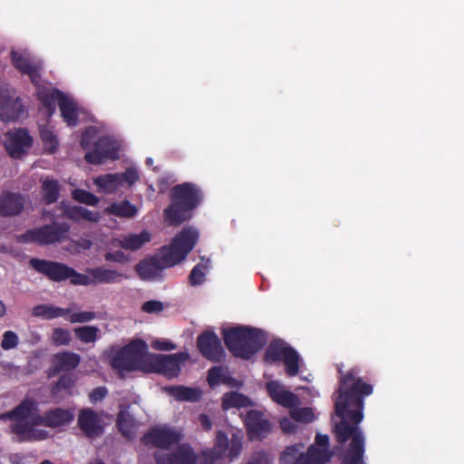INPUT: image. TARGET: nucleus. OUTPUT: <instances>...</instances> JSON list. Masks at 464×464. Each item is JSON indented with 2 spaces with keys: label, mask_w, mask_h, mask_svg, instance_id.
<instances>
[{
  "label": "nucleus",
  "mask_w": 464,
  "mask_h": 464,
  "mask_svg": "<svg viewBox=\"0 0 464 464\" xmlns=\"http://www.w3.org/2000/svg\"><path fill=\"white\" fill-rule=\"evenodd\" d=\"M29 265L37 273L44 275L53 282L70 280L72 285L88 286L93 285L92 277L78 273L74 268L61 262L33 257L29 260Z\"/></svg>",
  "instance_id": "423d86ee"
},
{
  "label": "nucleus",
  "mask_w": 464,
  "mask_h": 464,
  "mask_svg": "<svg viewBox=\"0 0 464 464\" xmlns=\"http://www.w3.org/2000/svg\"><path fill=\"white\" fill-rule=\"evenodd\" d=\"M86 272L92 277L93 285L115 284L120 283L123 278H126L123 274L104 266L87 268Z\"/></svg>",
  "instance_id": "393cba45"
},
{
  "label": "nucleus",
  "mask_w": 464,
  "mask_h": 464,
  "mask_svg": "<svg viewBox=\"0 0 464 464\" xmlns=\"http://www.w3.org/2000/svg\"><path fill=\"white\" fill-rule=\"evenodd\" d=\"M148 345L141 339H134L119 348L110 360V364L120 376L124 372L145 371Z\"/></svg>",
  "instance_id": "39448f33"
},
{
  "label": "nucleus",
  "mask_w": 464,
  "mask_h": 464,
  "mask_svg": "<svg viewBox=\"0 0 464 464\" xmlns=\"http://www.w3.org/2000/svg\"><path fill=\"white\" fill-rule=\"evenodd\" d=\"M281 428L285 432H288V433H290L294 430L293 424L287 420L281 421Z\"/></svg>",
  "instance_id": "774afa93"
},
{
  "label": "nucleus",
  "mask_w": 464,
  "mask_h": 464,
  "mask_svg": "<svg viewBox=\"0 0 464 464\" xmlns=\"http://www.w3.org/2000/svg\"><path fill=\"white\" fill-rule=\"evenodd\" d=\"M188 353H176L172 354L149 353L147 356L146 373H160L169 379L175 378L180 372V363L188 359Z\"/></svg>",
  "instance_id": "6e6552de"
},
{
  "label": "nucleus",
  "mask_w": 464,
  "mask_h": 464,
  "mask_svg": "<svg viewBox=\"0 0 464 464\" xmlns=\"http://www.w3.org/2000/svg\"><path fill=\"white\" fill-rule=\"evenodd\" d=\"M101 219V215L98 211H92L83 208L82 213V220H87L90 222L97 223Z\"/></svg>",
  "instance_id": "bf43d9fd"
},
{
  "label": "nucleus",
  "mask_w": 464,
  "mask_h": 464,
  "mask_svg": "<svg viewBox=\"0 0 464 464\" xmlns=\"http://www.w3.org/2000/svg\"><path fill=\"white\" fill-rule=\"evenodd\" d=\"M151 240V235L147 230H142L139 234L129 233L121 235L114 238L112 245L125 250L136 251L140 249L144 245Z\"/></svg>",
  "instance_id": "b1692460"
},
{
  "label": "nucleus",
  "mask_w": 464,
  "mask_h": 464,
  "mask_svg": "<svg viewBox=\"0 0 464 464\" xmlns=\"http://www.w3.org/2000/svg\"><path fill=\"white\" fill-rule=\"evenodd\" d=\"M75 384V378L72 374H63L51 388V396L53 401L59 402L65 396L72 395V389Z\"/></svg>",
  "instance_id": "c85d7f7f"
},
{
  "label": "nucleus",
  "mask_w": 464,
  "mask_h": 464,
  "mask_svg": "<svg viewBox=\"0 0 464 464\" xmlns=\"http://www.w3.org/2000/svg\"><path fill=\"white\" fill-rule=\"evenodd\" d=\"M29 419V422L30 424L33 425L34 428L37 425H44L46 427L45 412L44 413V415L33 413V415Z\"/></svg>",
  "instance_id": "0e129e2a"
},
{
  "label": "nucleus",
  "mask_w": 464,
  "mask_h": 464,
  "mask_svg": "<svg viewBox=\"0 0 464 464\" xmlns=\"http://www.w3.org/2000/svg\"><path fill=\"white\" fill-rule=\"evenodd\" d=\"M70 228V225L65 222H53L41 227L26 230L19 236L18 241L21 243H36L39 246L53 245L67 239Z\"/></svg>",
  "instance_id": "0eeeda50"
},
{
  "label": "nucleus",
  "mask_w": 464,
  "mask_h": 464,
  "mask_svg": "<svg viewBox=\"0 0 464 464\" xmlns=\"http://www.w3.org/2000/svg\"><path fill=\"white\" fill-rule=\"evenodd\" d=\"M93 132L94 130L92 128L82 132L81 138V145L83 149H87V147L91 144Z\"/></svg>",
  "instance_id": "680f3d73"
},
{
  "label": "nucleus",
  "mask_w": 464,
  "mask_h": 464,
  "mask_svg": "<svg viewBox=\"0 0 464 464\" xmlns=\"http://www.w3.org/2000/svg\"><path fill=\"white\" fill-rule=\"evenodd\" d=\"M74 419L72 409L54 408L45 411L46 427L58 428L71 423Z\"/></svg>",
  "instance_id": "a878e982"
},
{
  "label": "nucleus",
  "mask_w": 464,
  "mask_h": 464,
  "mask_svg": "<svg viewBox=\"0 0 464 464\" xmlns=\"http://www.w3.org/2000/svg\"><path fill=\"white\" fill-rule=\"evenodd\" d=\"M198 240V231L191 227H184L168 246H163L160 254L140 261L135 270L144 280H151L165 268L173 267L183 261Z\"/></svg>",
  "instance_id": "f03ea898"
},
{
  "label": "nucleus",
  "mask_w": 464,
  "mask_h": 464,
  "mask_svg": "<svg viewBox=\"0 0 464 464\" xmlns=\"http://www.w3.org/2000/svg\"><path fill=\"white\" fill-rule=\"evenodd\" d=\"M78 426L88 438L98 437L103 432L99 415L91 408H85L80 411Z\"/></svg>",
  "instance_id": "aec40b11"
},
{
  "label": "nucleus",
  "mask_w": 464,
  "mask_h": 464,
  "mask_svg": "<svg viewBox=\"0 0 464 464\" xmlns=\"http://www.w3.org/2000/svg\"><path fill=\"white\" fill-rule=\"evenodd\" d=\"M232 380L231 377L227 376L223 372V369L220 366H214L208 372L207 381L211 388H214L221 383L228 384Z\"/></svg>",
  "instance_id": "58836bf2"
},
{
  "label": "nucleus",
  "mask_w": 464,
  "mask_h": 464,
  "mask_svg": "<svg viewBox=\"0 0 464 464\" xmlns=\"http://www.w3.org/2000/svg\"><path fill=\"white\" fill-rule=\"evenodd\" d=\"M97 318V314L92 311H82L70 313L67 318L72 324H84L93 321Z\"/></svg>",
  "instance_id": "49530a36"
},
{
  "label": "nucleus",
  "mask_w": 464,
  "mask_h": 464,
  "mask_svg": "<svg viewBox=\"0 0 464 464\" xmlns=\"http://www.w3.org/2000/svg\"><path fill=\"white\" fill-rule=\"evenodd\" d=\"M291 417L297 421L306 423L312 422L314 420V411L309 407L300 408L291 411Z\"/></svg>",
  "instance_id": "09e8293b"
},
{
  "label": "nucleus",
  "mask_w": 464,
  "mask_h": 464,
  "mask_svg": "<svg viewBox=\"0 0 464 464\" xmlns=\"http://www.w3.org/2000/svg\"><path fill=\"white\" fill-rule=\"evenodd\" d=\"M100 329L94 325H84L73 329L74 336L82 343H94L98 339Z\"/></svg>",
  "instance_id": "e433bc0d"
},
{
  "label": "nucleus",
  "mask_w": 464,
  "mask_h": 464,
  "mask_svg": "<svg viewBox=\"0 0 464 464\" xmlns=\"http://www.w3.org/2000/svg\"><path fill=\"white\" fill-rule=\"evenodd\" d=\"M11 464H34V457L29 454L15 453L9 458Z\"/></svg>",
  "instance_id": "6e6d98bb"
},
{
  "label": "nucleus",
  "mask_w": 464,
  "mask_h": 464,
  "mask_svg": "<svg viewBox=\"0 0 464 464\" xmlns=\"http://www.w3.org/2000/svg\"><path fill=\"white\" fill-rule=\"evenodd\" d=\"M315 442L319 447H321L320 449L328 450L329 437L325 434H317L315 437Z\"/></svg>",
  "instance_id": "69168bd1"
},
{
  "label": "nucleus",
  "mask_w": 464,
  "mask_h": 464,
  "mask_svg": "<svg viewBox=\"0 0 464 464\" xmlns=\"http://www.w3.org/2000/svg\"><path fill=\"white\" fill-rule=\"evenodd\" d=\"M95 184L102 190L114 192L119 187L120 182L117 178V173L115 174H105L102 176H99L95 179Z\"/></svg>",
  "instance_id": "ea45409f"
},
{
  "label": "nucleus",
  "mask_w": 464,
  "mask_h": 464,
  "mask_svg": "<svg viewBox=\"0 0 464 464\" xmlns=\"http://www.w3.org/2000/svg\"><path fill=\"white\" fill-rule=\"evenodd\" d=\"M117 178L119 179L120 186H123L124 184L132 186L138 181L140 176L135 169L129 168L122 173H117Z\"/></svg>",
  "instance_id": "de8ad7c7"
},
{
  "label": "nucleus",
  "mask_w": 464,
  "mask_h": 464,
  "mask_svg": "<svg viewBox=\"0 0 464 464\" xmlns=\"http://www.w3.org/2000/svg\"><path fill=\"white\" fill-rule=\"evenodd\" d=\"M303 447L304 446L302 444L286 447L280 455V464H295V461L298 459Z\"/></svg>",
  "instance_id": "c03bdc74"
},
{
  "label": "nucleus",
  "mask_w": 464,
  "mask_h": 464,
  "mask_svg": "<svg viewBox=\"0 0 464 464\" xmlns=\"http://www.w3.org/2000/svg\"><path fill=\"white\" fill-rule=\"evenodd\" d=\"M35 86V95L41 108L45 110L48 117H52L56 110V102L59 104L65 94L57 88H48L41 85L40 82Z\"/></svg>",
  "instance_id": "412c9836"
},
{
  "label": "nucleus",
  "mask_w": 464,
  "mask_h": 464,
  "mask_svg": "<svg viewBox=\"0 0 464 464\" xmlns=\"http://www.w3.org/2000/svg\"><path fill=\"white\" fill-rule=\"evenodd\" d=\"M24 115L22 100L15 96V91L8 84L0 83V120L4 122L15 121Z\"/></svg>",
  "instance_id": "9d476101"
},
{
  "label": "nucleus",
  "mask_w": 464,
  "mask_h": 464,
  "mask_svg": "<svg viewBox=\"0 0 464 464\" xmlns=\"http://www.w3.org/2000/svg\"><path fill=\"white\" fill-rule=\"evenodd\" d=\"M51 341L55 346L68 345L72 341V335L69 330L57 327L52 332Z\"/></svg>",
  "instance_id": "a18cd8bd"
},
{
  "label": "nucleus",
  "mask_w": 464,
  "mask_h": 464,
  "mask_svg": "<svg viewBox=\"0 0 464 464\" xmlns=\"http://www.w3.org/2000/svg\"><path fill=\"white\" fill-rule=\"evenodd\" d=\"M208 270V261L207 263H198L191 270L188 276V283L192 286H197L204 283L206 273Z\"/></svg>",
  "instance_id": "a19ab883"
},
{
  "label": "nucleus",
  "mask_w": 464,
  "mask_h": 464,
  "mask_svg": "<svg viewBox=\"0 0 464 464\" xmlns=\"http://www.w3.org/2000/svg\"><path fill=\"white\" fill-rule=\"evenodd\" d=\"M165 391L179 401L197 402L202 395L200 389L183 385L169 386L165 388Z\"/></svg>",
  "instance_id": "c756f323"
},
{
  "label": "nucleus",
  "mask_w": 464,
  "mask_h": 464,
  "mask_svg": "<svg viewBox=\"0 0 464 464\" xmlns=\"http://www.w3.org/2000/svg\"><path fill=\"white\" fill-rule=\"evenodd\" d=\"M292 347L283 340L276 339L272 341L264 354V361L268 364L283 362L286 353Z\"/></svg>",
  "instance_id": "cd10ccee"
},
{
  "label": "nucleus",
  "mask_w": 464,
  "mask_h": 464,
  "mask_svg": "<svg viewBox=\"0 0 464 464\" xmlns=\"http://www.w3.org/2000/svg\"><path fill=\"white\" fill-rule=\"evenodd\" d=\"M10 430L17 437L18 442H32L43 440L46 438L47 432L37 430L29 421H15L10 425Z\"/></svg>",
  "instance_id": "5701e85b"
},
{
  "label": "nucleus",
  "mask_w": 464,
  "mask_h": 464,
  "mask_svg": "<svg viewBox=\"0 0 464 464\" xmlns=\"http://www.w3.org/2000/svg\"><path fill=\"white\" fill-rule=\"evenodd\" d=\"M252 404L250 399L239 392H231L224 394L222 398V407L224 410L231 408H244L248 407Z\"/></svg>",
  "instance_id": "f704fd0d"
},
{
  "label": "nucleus",
  "mask_w": 464,
  "mask_h": 464,
  "mask_svg": "<svg viewBox=\"0 0 464 464\" xmlns=\"http://www.w3.org/2000/svg\"><path fill=\"white\" fill-rule=\"evenodd\" d=\"M37 411V403L34 400L25 399L3 417L10 420L24 421Z\"/></svg>",
  "instance_id": "bb28decb"
},
{
  "label": "nucleus",
  "mask_w": 464,
  "mask_h": 464,
  "mask_svg": "<svg viewBox=\"0 0 464 464\" xmlns=\"http://www.w3.org/2000/svg\"><path fill=\"white\" fill-rule=\"evenodd\" d=\"M13 66L22 74L27 75L34 85L41 82V71L43 68L40 61L33 60L28 54L17 51L11 52Z\"/></svg>",
  "instance_id": "2eb2a0df"
},
{
  "label": "nucleus",
  "mask_w": 464,
  "mask_h": 464,
  "mask_svg": "<svg viewBox=\"0 0 464 464\" xmlns=\"http://www.w3.org/2000/svg\"><path fill=\"white\" fill-rule=\"evenodd\" d=\"M198 419L204 430L209 431L212 429V421L207 414L201 413Z\"/></svg>",
  "instance_id": "e2e57ef3"
},
{
  "label": "nucleus",
  "mask_w": 464,
  "mask_h": 464,
  "mask_svg": "<svg viewBox=\"0 0 464 464\" xmlns=\"http://www.w3.org/2000/svg\"><path fill=\"white\" fill-rule=\"evenodd\" d=\"M39 134L44 150L48 154H53L59 146L57 136L47 125H41L39 127Z\"/></svg>",
  "instance_id": "c9c22d12"
},
{
  "label": "nucleus",
  "mask_w": 464,
  "mask_h": 464,
  "mask_svg": "<svg viewBox=\"0 0 464 464\" xmlns=\"http://www.w3.org/2000/svg\"><path fill=\"white\" fill-rule=\"evenodd\" d=\"M266 388L269 397L278 405L291 409L299 403L298 397L285 390L277 381L268 382Z\"/></svg>",
  "instance_id": "4be33fe9"
},
{
  "label": "nucleus",
  "mask_w": 464,
  "mask_h": 464,
  "mask_svg": "<svg viewBox=\"0 0 464 464\" xmlns=\"http://www.w3.org/2000/svg\"><path fill=\"white\" fill-rule=\"evenodd\" d=\"M182 438L179 431L168 426H155L150 428L141 438L145 446H153L159 449H169L179 443Z\"/></svg>",
  "instance_id": "9b49d317"
},
{
  "label": "nucleus",
  "mask_w": 464,
  "mask_h": 464,
  "mask_svg": "<svg viewBox=\"0 0 464 464\" xmlns=\"http://www.w3.org/2000/svg\"><path fill=\"white\" fill-rule=\"evenodd\" d=\"M295 464H313V462L308 452L306 451L305 453H300L298 459L295 461Z\"/></svg>",
  "instance_id": "338daca9"
},
{
  "label": "nucleus",
  "mask_w": 464,
  "mask_h": 464,
  "mask_svg": "<svg viewBox=\"0 0 464 464\" xmlns=\"http://www.w3.org/2000/svg\"><path fill=\"white\" fill-rule=\"evenodd\" d=\"M244 422L247 436L251 440H262L272 430V423L260 411H248L245 416Z\"/></svg>",
  "instance_id": "4468645a"
},
{
  "label": "nucleus",
  "mask_w": 464,
  "mask_h": 464,
  "mask_svg": "<svg viewBox=\"0 0 464 464\" xmlns=\"http://www.w3.org/2000/svg\"><path fill=\"white\" fill-rule=\"evenodd\" d=\"M81 362V356L72 352H60L53 355L48 377H53L61 372L74 370Z\"/></svg>",
  "instance_id": "6ab92c4d"
},
{
  "label": "nucleus",
  "mask_w": 464,
  "mask_h": 464,
  "mask_svg": "<svg viewBox=\"0 0 464 464\" xmlns=\"http://www.w3.org/2000/svg\"><path fill=\"white\" fill-rule=\"evenodd\" d=\"M82 209L83 207L81 206L67 207L64 208L63 216L75 222H79L82 220Z\"/></svg>",
  "instance_id": "864d4df0"
},
{
  "label": "nucleus",
  "mask_w": 464,
  "mask_h": 464,
  "mask_svg": "<svg viewBox=\"0 0 464 464\" xmlns=\"http://www.w3.org/2000/svg\"><path fill=\"white\" fill-rule=\"evenodd\" d=\"M33 141L28 130L19 128L6 132L4 145L11 158L20 159L27 153Z\"/></svg>",
  "instance_id": "ddd939ff"
},
{
  "label": "nucleus",
  "mask_w": 464,
  "mask_h": 464,
  "mask_svg": "<svg viewBox=\"0 0 464 464\" xmlns=\"http://www.w3.org/2000/svg\"><path fill=\"white\" fill-rule=\"evenodd\" d=\"M307 452L313 464H326L332 457L328 450L320 449L313 445L308 448Z\"/></svg>",
  "instance_id": "37998d69"
},
{
  "label": "nucleus",
  "mask_w": 464,
  "mask_h": 464,
  "mask_svg": "<svg viewBox=\"0 0 464 464\" xmlns=\"http://www.w3.org/2000/svg\"><path fill=\"white\" fill-rule=\"evenodd\" d=\"M116 426L121 434L126 439L130 440L135 435V420L133 416L126 410H121L117 415Z\"/></svg>",
  "instance_id": "7c9ffc66"
},
{
  "label": "nucleus",
  "mask_w": 464,
  "mask_h": 464,
  "mask_svg": "<svg viewBox=\"0 0 464 464\" xmlns=\"http://www.w3.org/2000/svg\"><path fill=\"white\" fill-rule=\"evenodd\" d=\"M72 198L80 203L88 206H96L99 203V198L90 191L82 188H75L72 192Z\"/></svg>",
  "instance_id": "79ce46f5"
},
{
  "label": "nucleus",
  "mask_w": 464,
  "mask_h": 464,
  "mask_svg": "<svg viewBox=\"0 0 464 464\" xmlns=\"http://www.w3.org/2000/svg\"><path fill=\"white\" fill-rule=\"evenodd\" d=\"M170 204L164 209L163 216L170 226H179L191 218V212L202 202L201 188L191 182L174 186L169 192Z\"/></svg>",
  "instance_id": "7ed1b4c3"
},
{
  "label": "nucleus",
  "mask_w": 464,
  "mask_h": 464,
  "mask_svg": "<svg viewBox=\"0 0 464 464\" xmlns=\"http://www.w3.org/2000/svg\"><path fill=\"white\" fill-rule=\"evenodd\" d=\"M105 212L122 218H131L137 215L138 208L129 200L124 199L111 203L105 208Z\"/></svg>",
  "instance_id": "2f4dec72"
},
{
  "label": "nucleus",
  "mask_w": 464,
  "mask_h": 464,
  "mask_svg": "<svg viewBox=\"0 0 464 464\" xmlns=\"http://www.w3.org/2000/svg\"><path fill=\"white\" fill-rule=\"evenodd\" d=\"M61 115L68 126L73 127L78 123V111L76 103L66 95L59 103Z\"/></svg>",
  "instance_id": "473e14b6"
},
{
  "label": "nucleus",
  "mask_w": 464,
  "mask_h": 464,
  "mask_svg": "<svg viewBox=\"0 0 464 464\" xmlns=\"http://www.w3.org/2000/svg\"><path fill=\"white\" fill-rule=\"evenodd\" d=\"M60 190L61 186L57 180L45 179L41 186L43 201L46 205L55 203L59 198Z\"/></svg>",
  "instance_id": "72a5a7b5"
},
{
  "label": "nucleus",
  "mask_w": 464,
  "mask_h": 464,
  "mask_svg": "<svg viewBox=\"0 0 464 464\" xmlns=\"http://www.w3.org/2000/svg\"><path fill=\"white\" fill-rule=\"evenodd\" d=\"M300 360L298 353L292 347L283 360L285 366V372L288 376L293 377L298 374L300 370Z\"/></svg>",
  "instance_id": "4c0bfd02"
},
{
  "label": "nucleus",
  "mask_w": 464,
  "mask_h": 464,
  "mask_svg": "<svg viewBox=\"0 0 464 464\" xmlns=\"http://www.w3.org/2000/svg\"><path fill=\"white\" fill-rule=\"evenodd\" d=\"M72 312L71 308H62L47 304V320H52L58 317H64Z\"/></svg>",
  "instance_id": "3c124183"
},
{
  "label": "nucleus",
  "mask_w": 464,
  "mask_h": 464,
  "mask_svg": "<svg viewBox=\"0 0 464 464\" xmlns=\"http://www.w3.org/2000/svg\"><path fill=\"white\" fill-rule=\"evenodd\" d=\"M339 372L341 377L334 409L341 420L334 426V434L340 444L351 439L342 464H363L365 440L359 424L363 419L364 397L371 395L373 388L363 382L356 368L345 373L339 370Z\"/></svg>",
  "instance_id": "f257e3e1"
},
{
  "label": "nucleus",
  "mask_w": 464,
  "mask_h": 464,
  "mask_svg": "<svg viewBox=\"0 0 464 464\" xmlns=\"http://www.w3.org/2000/svg\"><path fill=\"white\" fill-rule=\"evenodd\" d=\"M241 449L242 443L237 437L234 435L229 442L227 434L218 430L216 434L214 447L201 452L200 464H216L217 461L227 456V451L229 457L233 459L240 453Z\"/></svg>",
  "instance_id": "1a4fd4ad"
},
{
  "label": "nucleus",
  "mask_w": 464,
  "mask_h": 464,
  "mask_svg": "<svg viewBox=\"0 0 464 464\" xmlns=\"http://www.w3.org/2000/svg\"><path fill=\"white\" fill-rule=\"evenodd\" d=\"M104 259L109 262H115L119 264H126L130 262V257L121 250L105 253Z\"/></svg>",
  "instance_id": "603ef678"
},
{
  "label": "nucleus",
  "mask_w": 464,
  "mask_h": 464,
  "mask_svg": "<svg viewBox=\"0 0 464 464\" xmlns=\"http://www.w3.org/2000/svg\"><path fill=\"white\" fill-rule=\"evenodd\" d=\"M154 459L157 464H196L197 457L192 448L187 444L179 445L171 453L156 452Z\"/></svg>",
  "instance_id": "f3484780"
},
{
  "label": "nucleus",
  "mask_w": 464,
  "mask_h": 464,
  "mask_svg": "<svg viewBox=\"0 0 464 464\" xmlns=\"http://www.w3.org/2000/svg\"><path fill=\"white\" fill-rule=\"evenodd\" d=\"M32 315L47 320V304H38L32 310Z\"/></svg>",
  "instance_id": "052dcab7"
},
{
  "label": "nucleus",
  "mask_w": 464,
  "mask_h": 464,
  "mask_svg": "<svg viewBox=\"0 0 464 464\" xmlns=\"http://www.w3.org/2000/svg\"><path fill=\"white\" fill-rule=\"evenodd\" d=\"M222 336L227 349L235 357L245 360L255 355L267 341L263 330L247 325L223 329Z\"/></svg>",
  "instance_id": "20e7f679"
},
{
  "label": "nucleus",
  "mask_w": 464,
  "mask_h": 464,
  "mask_svg": "<svg viewBox=\"0 0 464 464\" xmlns=\"http://www.w3.org/2000/svg\"><path fill=\"white\" fill-rule=\"evenodd\" d=\"M197 347L206 359L218 362L224 355L218 336L212 331H204L197 338Z\"/></svg>",
  "instance_id": "dca6fc26"
},
{
  "label": "nucleus",
  "mask_w": 464,
  "mask_h": 464,
  "mask_svg": "<svg viewBox=\"0 0 464 464\" xmlns=\"http://www.w3.org/2000/svg\"><path fill=\"white\" fill-rule=\"evenodd\" d=\"M163 303L157 300H150L142 304L141 310L147 314L160 313L163 311Z\"/></svg>",
  "instance_id": "5fc2aeb1"
},
{
  "label": "nucleus",
  "mask_w": 464,
  "mask_h": 464,
  "mask_svg": "<svg viewBox=\"0 0 464 464\" xmlns=\"http://www.w3.org/2000/svg\"><path fill=\"white\" fill-rule=\"evenodd\" d=\"M107 389L104 386H100L94 388L89 395L90 401L92 402H96L98 401H102L107 395Z\"/></svg>",
  "instance_id": "13d9d810"
},
{
  "label": "nucleus",
  "mask_w": 464,
  "mask_h": 464,
  "mask_svg": "<svg viewBox=\"0 0 464 464\" xmlns=\"http://www.w3.org/2000/svg\"><path fill=\"white\" fill-rule=\"evenodd\" d=\"M25 202L24 196L19 192L3 191L0 194V216L9 218L20 215Z\"/></svg>",
  "instance_id": "a211bd4d"
},
{
  "label": "nucleus",
  "mask_w": 464,
  "mask_h": 464,
  "mask_svg": "<svg viewBox=\"0 0 464 464\" xmlns=\"http://www.w3.org/2000/svg\"><path fill=\"white\" fill-rule=\"evenodd\" d=\"M120 145L116 140L109 136L100 137L94 143V148L85 153L84 160L91 164H102L106 160L119 159Z\"/></svg>",
  "instance_id": "f8f14e48"
},
{
  "label": "nucleus",
  "mask_w": 464,
  "mask_h": 464,
  "mask_svg": "<svg viewBox=\"0 0 464 464\" xmlns=\"http://www.w3.org/2000/svg\"><path fill=\"white\" fill-rule=\"evenodd\" d=\"M18 344V336L13 331H6L3 334V339L1 342V347L4 350H11L17 346Z\"/></svg>",
  "instance_id": "8fccbe9b"
},
{
  "label": "nucleus",
  "mask_w": 464,
  "mask_h": 464,
  "mask_svg": "<svg viewBox=\"0 0 464 464\" xmlns=\"http://www.w3.org/2000/svg\"><path fill=\"white\" fill-rule=\"evenodd\" d=\"M151 347L157 351H172L176 349V344L169 340L157 339L151 343Z\"/></svg>",
  "instance_id": "4d7b16f0"
}]
</instances>
